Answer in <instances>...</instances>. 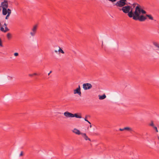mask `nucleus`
Segmentation results:
<instances>
[{"label": "nucleus", "instance_id": "f257e3e1", "mask_svg": "<svg viewBox=\"0 0 159 159\" xmlns=\"http://www.w3.org/2000/svg\"><path fill=\"white\" fill-rule=\"evenodd\" d=\"M131 7L130 6H123L122 8L119 9L120 10H122L124 13H128V16L130 18H132L133 17L134 14V12H133L132 9L130 10Z\"/></svg>", "mask_w": 159, "mask_h": 159}, {"label": "nucleus", "instance_id": "f03ea898", "mask_svg": "<svg viewBox=\"0 0 159 159\" xmlns=\"http://www.w3.org/2000/svg\"><path fill=\"white\" fill-rule=\"evenodd\" d=\"M133 17V19L136 20H139L140 21H143L146 19L147 18L143 15H140L138 13H134Z\"/></svg>", "mask_w": 159, "mask_h": 159}, {"label": "nucleus", "instance_id": "7ed1b4c3", "mask_svg": "<svg viewBox=\"0 0 159 159\" xmlns=\"http://www.w3.org/2000/svg\"><path fill=\"white\" fill-rule=\"evenodd\" d=\"M134 4H137V6L136 7L135 9V11L134 12V13H138L140 14L141 13L142 14H145L146 13V12L141 8L140 6L137 3H134Z\"/></svg>", "mask_w": 159, "mask_h": 159}, {"label": "nucleus", "instance_id": "20e7f679", "mask_svg": "<svg viewBox=\"0 0 159 159\" xmlns=\"http://www.w3.org/2000/svg\"><path fill=\"white\" fill-rule=\"evenodd\" d=\"M126 0H120L119 1H118L114 5L117 7H122L127 4L126 2Z\"/></svg>", "mask_w": 159, "mask_h": 159}, {"label": "nucleus", "instance_id": "39448f33", "mask_svg": "<svg viewBox=\"0 0 159 159\" xmlns=\"http://www.w3.org/2000/svg\"><path fill=\"white\" fill-rule=\"evenodd\" d=\"M83 87L84 90H87L91 89L92 88V85L90 83H84L83 84Z\"/></svg>", "mask_w": 159, "mask_h": 159}, {"label": "nucleus", "instance_id": "423d86ee", "mask_svg": "<svg viewBox=\"0 0 159 159\" xmlns=\"http://www.w3.org/2000/svg\"><path fill=\"white\" fill-rule=\"evenodd\" d=\"M1 5L2 7V9L4 8H7L8 7V2L7 0H4L3 2L1 3Z\"/></svg>", "mask_w": 159, "mask_h": 159}, {"label": "nucleus", "instance_id": "0eeeda50", "mask_svg": "<svg viewBox=\"0 0 159 159\" xmlns=\"http://www.w3.org/2000/svg\"><path fill=\"white\" fill-rule=\"evenodd\" d=\"M74 93L75 94H78L79 96H81V93L80 91V85H79L78 87V88L74 90Z\"/></svg>", "mask_w": 159, "mask_h": 159}, {"label": "nucleus", "instance_id": "6e6552de", "mask_svg": "<svg viewBox=\"0 0 159 159\" xmlns=\"http://www.w3.org/2000/svg\"><path fill=\"white\" fill-rule=\"evenodd\" d=\"M64 115L66 117L72 118L73 114L68 111H66L64 113Z\"/></svg>", "mask_w": 159, "mask_h": 159}, {"label": "nucleus", "instance_id": "1a4fd4ad", "mask_svg": "<svg viewBox=\"0 0 159 159\" xmlns=\"http://www.w3.org/2000/svg\"><path fill=\"white\" fill-rule=\"evenodd\" d=\"M72 131L74 133H75L76 134L78 135H79L80 134L81 135V134L82 133H81L79 130L77 129L76 128L72 130Z\"/></svg>", "mask_w": 159, "mask_h": 159}, {"label": "nucleus", "instance_id": "9d476101", "mask_svg": "<svg viewBox=\"0 0 159 159\" xmlns=\"http://www.w3.org/2000/svg\"><path fill=\"white\" fill-rule=\"evenodd\" d=\"M81 135L86 140H89V141H91L90 139L87 136L85 133H82L81 134Z\"/></svg>", "mask_w": 159, "mask_h": 159}, {"label": "nucleus", "instance_id": "9b49d317", "mask_svg": "<svg viewBox=\"0 0 159 159\" xmlns=\"http://www.w3.org/2000/svg\"><path fill=\"white\" fill-rule=\"evenodd\" d=\"M7 8H4L2 9V14L3 15H6L7 14L8 11L7 10Z\"/></svg>", "mask_w": 159, "mask_h": 159}, {"label": "nucleus", "instance_id": "f8f14e48", "mask_svg": "<svg viewBox=\"0 0 159 159\" xmlns=\"http://www.w3.org/2000/svg\"><path fill=\"white\" fill-rule=\"evenodd\" d=\"M98 97L99 98L100 100L104 99L106 97V96L105 94H104L102 95H99L98 96Z\"/></svg>", "mask_w": 159, "mask_h": 159}, {"label": "nucleus", "instance_id": "ddd939ff", "mask_svg": "<svg viewBox=\"0 0 159 159\" xmlns=\"http://www.w3.org/2000/svg\"><path fill=\"white\" fill-rule=\"evenodd\" d=\"M74 117L78 118H82L81 116L78 115L77 113H75V114H73L72 117Z\"/></svg>", "mask_w": 159, "mask_h": 159}, {"label": "nucleus", "instance_id": "4468645a", "mask_svg": "<svg viewBox=\"0 0 159 159\" xmlns=\"http://www.w3.org/2000/svg\"><path fill=\"white\" fill-rule=\"evenodd\" d=\"M37 26L36 25H35L33 27L32 29L31 30V31H34L36 32L37 31Z\"/></svg>", "mask_w": 159, "mask_h": 159}, {"label": "nucleus", "instance_id": "2eb2a0df", "mask_svg": "<svg viewBox=\"0 0 159 159\" xmlns=\"http://www.w3.org/2000/svg\"><path fill=\"white\" fill-rule=\"evenodd\" d=\"M152 43L155 46L159 48V44L158 43L155 42H153Z\"/></svg>", "mask_w": 159, "mask_h": 159}, {"label": "nucleus", "instance_id": "dca6fc26", "mask_svg": "<svg viewBox=\"0 0 159 159\" xmlns=\"http://www.w3.org/2000/svg\"><path fill=\"white\" fill-rule=\"evenodd\" d=\"M55 52L58 54H60V52L62 53H64L63 50H55Z\"/></svg>", "mask_w": 159, "mask_h": 159}, {"label": "nucleus", "instance_id": "f3484780", "mask_svg": "<svg viewBox=\"0 0 159 159\" xmlns=\"http://www.w3.org/2000/svg\"><path fill=\"white\" fill-rule=\"evenodd\" d=\"M146 17H148L149 19L151 20H153V18L152 16L151 15H146Z\"/></svg>", "mask_w": 159, "mask_h": 159}, {"label": "nucleus", "instance_id": "a211bd4d", "mask_svg": "<svg viewBox=\"0 0 159 159\" xmlns=\"http://www.w3.org/2000/svg\"><path fill=\"white\" fill-rule=\"evenodd\" d=\"M36 32L35 31H32L30 32V34L32 36H34L36 34Z\"/></svg>", "mask_w": 159, "mask_h": 159}, {"label": "nucleus", "instance_id": "6ab92c4d", "mask_svg": "<svg viewBox=\"0 0 159 159\" xmlns=\"http://www.w3.org/2000/svg\"><path fill=\"white\" fill-rule=\"evenodd\" d=\"M125 130H127L129 131H131L132 130V129L131 128L129 127H126L124 128Z\"/></svg>", "mask_w": 159, "mask_h": 159}, {"label": "nucleus", "instance_id": "aec40b11", "mask_svg": "<svg viewBox=\"0 0 159 159\" xmlns=\"http://www.w3.org/2000/svg\"><path fill=\"white\" fill-rule=\"evenodd\" d=\"M7 37L8 39L11 38V34L10 33H8L7 34Z\"/></svg>", "mask_w": 159, "mask_h": 159}, {"label": "nucleus", "instance_id": "412c9836", "mask_svg": "<svg viewBox=\"0 0 159 159\" xmlns=\"http://www.w3.org/2000/svg\"><path fill=\"white\" fill-rule=\"evenodd\" d=\"M37 74L36 73H34L33 74H29V76L30 77H32L34 75H37Z\"/></svg>", "mask_w": 159, "mask_h": 159}, {"label": "nucleus", "instance_id": "4be33fe9", "mask_svg": "<svg viewBox=\"0 0 159 159\" xmlns=\"http://www.w3.org/2000/svg\"><path fill=\"white\" fill-rule=\"evenodd\" d=\"M7 10L8 11L7 14L10 15L11 13V10L10 9L8 8L7 9Z\"/></svg>", "mask_w": 159, "mask_h": 159}, {"label": "nucleus", "instance_id": "5701e85b", "mask_svg": "<svg viewBox=\"0 0 159 159\" xmlns=\"http://www.w3.org/2000/svg\"><path fill=\"white\" fill-rule=\"evenodd\" d=\"M9 30L8 28L7 27V26L5 27V30L4 31V32H6L7 31H9Z\"/></svg>", "mask_w": 159, "mask_h": 159}, {"label": "nucleus", "instance_id": "b1692460", "mask_svg": "<svg viewBox=\"0 0 159 159\" xmlns=\"http://www.w3.org/2000/svg\"><path fill=\"white\" fill-rule=\"evenodd\" d=\"M56 49H57V50H62L61 48L60 47L57 46H56Z\"/></svg>", "mask_w": 159, "mask_h": 159}, {"label": "nucleus", "instance_id": "393cba45", "mask_svg": "<svg viewBox=\"0 0 159 159\" xmlns=\"http://www.w3.org/2000/svg\"><path fill=\"white\" fill-rule=\"evenodd\" d=\"M0 30L3 32H4L5 30H4V28L2 27H1L0 28Z\"/></svg>", "mask_w": 159, "mask_h": 159}, {"label": "nucleus", "instance_id": "a878e982", "mask_svg": "<svg viewBox=\"0 0 159 159\" xmlns=\"http://www.w3.org/2000/svg\"><path fill=\"white\" fill-rule=\"evenodd\" d=\"M149 125L153 127L154 126L153 123L152 121L151 122V123Z\"/></svg>", "mask_w": 159, "mask_h": 159}, {"label": "nucleus", "instance_id": "bb28decb", "mask_svg": "<svg viewBox=\"0 0 159 159\" xmlns=\"http://www.w3.org/2000/svg\"><path fill=\"white\" fill-rule=\"evenodd\" d=\"M153 128L155 130L156 132H158V130H157V128L156 126H154Z\"/></svg>", "mask_w": 159, "mask_h": 159}, {"label": "nucleus", "instance_id": "cd10ccee", "mask_svg": "<svg viewBox=\"0 0 159 159\" xmlns=\"http://www.w3.org/2000/svg\"><path fill=\"white\" fill-rule=\"evenodd\" d=\"M0 46L1 47H3V45L2 44V41L1 39L0 38Z\"/></svg>", "mask_w": 159, "mask_h": 159}, {"label": "nucleus", "instance_id": "c85d7f7f", "mask_svg": "<svg viewBox=\"0 0 159 159\" xmlns=\"http://www.w3.org/2000/svg\"><path fill=\"white\" fill-rule=\"evenodd\" d=\"M10 15L9 14H7V16H6V18H5V19H8V18H9V16H10Z\"/></svg>", "mask_w": 159, "mask_h": 159}, {"label": "nucleus", "instance_id": "c756f323", "mask_svg": "<svg viewBox=\"0 0 159 159\" xmlns=\"http://www.w3.org/2000/svg\"><path fill=\"white\" fill-rule=\"evenodd\" d=\"M14 55L16 57L18 55V53L17 52H15L14 53Z\"/></svg>", "mask_w": 159, "mask_h": 159}, {"label": "nucleus", "instance_id": "7c9ffc66", "mask_svg": "<svg viewBox=\"0 0 159 159\" xmlns=\"http://www.w3.org/2000/svg\"><path fill=\"white\" fill-rule=\"evenodd\" d=\"M108 0L109 1H110V2H113L116 1L117 0Z\"/></svg>", "mask_w": 159, "mask_h": 159}, {"label": "nucleus", "instance_id": "2f4dec72", "mask_svg": "<svg viewBox=\"0 0 159 159\" xmlns=\"http://www.w3.org/2000/svg\"><path fill=\"white\" fill-rule=\"evenodd\" d=\"M23 152L22 151H21L19 155V156L20 157V156H23Z\"/></svg>", "mask_w": 159, "mask_h": 159}, {"label": "nucleus", "instance_id": "473e14b6", "mask_svg": "<svg viewBox=\"0 0 159 159\" xmlns=\"http://www.w3.org/2000/svg\"><path fill=\"white\" fill-rule=\"evenodd\" d=\"M87 116H86L85 117V118H84V120L86 121H88V120H87Z\"/></svg>", "mask_w": 159, "mask_h": 159}, {"label": "nucleus", "instance_id": "72a5a7b5", "mask_svg": "<svg viewBox=\"0 0 159 159\" xmlns=\"http://www.w3.org/2000/svg\"><path fill=\"white\" fill-rule=\"evenodd\" d=\"M119 130L120 131H123L125 130V129H124V128L123 129L120 128L119 129Z\"/></svg>", "mask_w": 159, "mask_h": 159}, {"label": "nucleus", "instance_id": "f704fd0d", "mask_svg": "<svg viewBox=\"0 0 159 159\" xmlns=\"http://www.w3.org/2000/svg\"><path fill=\"white\" fill-rule=\"evenodd\" d=\"M2 7L1 6H0V11H1Z\"/></svg>", "mask_w": 159, "mask_h": 159}, {"label": "nucleus", "instance_id": "c9c22d12", "mask_svg": "<svg viewBox=\"0 0 159 159\" xmlns=\"http://www.w3.org/2000/svg\"><path fill=\"white\" fill-rule=\"evenodd\" d=\"M4 25H5V27H6L7 26V25L6 23H5L4 24Z\"/></svg>", "mask_w": 159, "mask_h": 159}, {"label": "nucleus", "instance_id": "e433bc0d", "mask_svg": "<svg viewBox=\"0 0 159 159\" xmlns=\"http://www.w3.org/2000/svg\"><path fill=\"white\" fill-rule=\"evenodd\" d=\"M52 72V71H50L49 73H48V75H49Z\"/></svg>", "mask_w": 159, "mask_h": 159}, {"label": "nucleus", "instance_id": "4c0bfd02", "mask_svg": "<svg viewBox=\"0 0 159 159\" xmlns=\"http://www.w3.org/2000/svg\"><path fill=\"white\" fill-rule=\"evenodd\" d=\"M89 124L90 125H91V123L88 120L87 121Z\"/></svg>", "mask_w": 159, "mask_h": 159}, {"label": "nucleus", "instance_id": "58836bf2", "mask_svg": "<svg viewBox=\"0 0 159 159\" xmlns=\"http://www.w3.org/2000/svg\"><path fill=\"white\" fill-rule=\"evenodd\" d=\"M92 127V125H90V127L91 128Z\"/></svg>", "mask_w": 159, "mask_h": 159}, {"label": "nucleus", "instance_id": "ea45409f", "mask_svg": "<svg viewBox=\"0 0 159 159\" xmlns=\"http://www.w3.org/2000/svg\"><path fill=\"white\" fill-rule=\"evenodd\" d=\"M1 26V22H0V26Z\"/></svg>", "mask_w": 159, "mask_h": 159}, {"label": "nucleus", "instance_id": "a19ab883", "mask_svg": "<svg viewBox=\"0 0 159 159\" xmlns=\"http://www.w3.org/2000/svg\"><path fill=\"white\" fill-rule=\"evenodd\" d=\"M158 139L159 141V136L158 137Z\"/></svg>", "mask_w": 159, "mask_h": 159}]
</instances>
